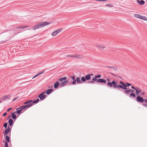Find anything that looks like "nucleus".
Instances as JSON below:
<instances>
[{
  "instance_id": "12",
  "label": "nucleus",
  "mask_w": 147,
  "mask_h": 147,
  "mask_svg": "<svg viewBox=\"0 0 147 147\" xmlns=\"http://www.w3.org/2000/svg\"><path fill=\"white\" fill-rule=\"evenodd\" d=\"M11 97L10 95H5L1 98V99L3 100H5L9 99Z\"/></svg>"
},
{
  "instance_id": "20",
  "label": "nucleus",
  "mask_w": 147,
  "mask_h": 147,
  "mask_svg": "<svg viewBox=\"0 0 147 147\" xmlns=\"http://www.w3.org/2000/svg\"><path fill=\"white\" fill-rule=\"evenodd\" d=\"M20 109L17 110L16 111V112L18 114H20L21 113L22 111V110H23V109H22V108H20H20L17 109Z\"/></svg>"
},
{
  "instance_id": "16",
  "label": "nucleus",
  "mask_w": 147,
  "mask_h": 147,
  "mask_svg": "<svg viewBox=\"0 0 147 147\" xmlns=\"http://www.w3.org/2000/svg\"><path fill=\"white\" fill-rule=\"evenodd\" d=\"M11 130L9 126H8L7 128L5 130L4 135H6V134H8Z\"/></svg>"
},
{
  "instance_id": "22",
  "label": "nucleus",
  "mask_w": 147,
  "mask_h": 147,
  "mask_svg": "<svg viewBox=\"0 0 147 147\" xmlns=\"http://www.w3.org/2000/svg\"><path fill=\"white\" fill-rule=\"evenodd\" d=\"M124 91V93L126 94H128L130 92V90H129L127 89V90H125Z\"/></svg>"
},
{
  "instance_id": "24",
  "label": "nucleus",
  "mask_w": 147,
  "mask_h": 147,
  "mask_svg": "<svg viewBox=\"0 0 147 147\" xmlns=\"http://www.w3.org/2000/svg\"><path fill=\"white\" fill-rule=\"evenodd\" d=\"M5 140L7 142H9L10 141V138L7 135L5 136Z\"/></svg>"
},
{
  "instance_id": "10",
  "label": "nucleus",
  "mask_w": 147,
  "mask_h": 147,
  "mask_svg": "<svg viewBox=\"0 0 147 147\" xmlns=\"http://www.w3.org/2000/svg\"><path fill=\"white\" fill-rule=\"evenodd\" d=\"M95 46L98 49L100 50L104 49L106 47L105 46L102 45L98 44H96Z\"/></svg>"
},
{
  "instance_id": "27",
  "label": "nucleus",
  "mask_w": 147,
  "mask_h": 147,
  "mask_svg": "<svg viewBox=\"0 0 147 147\" xmlns=\"http://www.w3.org/2000/svg\"><path fill=\"white\" fill-rule=\"evenodd\" d=\"M92 80L93 81H96V82H97V80H98V79H97V77H96V76H95L94 77H93L92 78Z\"/></svg>"
},
{
  "instance_id": "42",
  "label": "nucleus",
  "mask_w": 147,
  "mask_h": 147,
  "mask_svg": "<svg viewBox=\"0 0 147 147\" xmlns=\"http://www.w3.org/2000/svg\"><path fill=\"white\" fill-rule=\"evenodd\" d=\"M7 114V113H5L3 115V116L4 117Z\"/></svg>"
},
{
  "instance_id": "21",
  "label": "nucleus",
  "mask_w": 147,
  "mask_h": 147,
  "mask_svg": "<svg viewBox=\"0 0 147 147\" xmlns=\"http://www.w3.org/2000/svg\"><path fill=\"white\" fill-rule=\"evenodd\" d=\"M85 78L86 80H90V79L91 77H90V76L88 74V75L86 76H85Z\"/></svg>"
},
{
  "instance_id": "18",
  "label": "nucleus",
  "mask_w": 147,
  "mask_h": 147,
  "mask_svg": "<svg viewBox=\"0 0 147 147\" xmlns=\"http://www.w3.org/2000/svg\"><path fill=\"white\" fill-rule=\"evenodd\" d=\"M137 2L138 3L141 5H144L145 3V2L143 0L139 1V0H138L137 1Z\"/></svg>"
},
{
  "instance_id": "31",
  "label": "nucleus",
  "mask_w": 147,
  "mask_h": 147,
  "mask_svg": "<svg viewBox=\"0 0 147 147\" xmlns=\"http://www.w3.org/2000/svg\"><path fill=\"white\" fill-rule=\"evenodd\" d=\"M108 67H110L111 68H113V69H115L116 70H117V67H113V66H112V67H109V66H108Z\"/></svg>"
},
{
  "instance_id": "5",
  "label": "nucleus",
  "mask_w": 147,
  "mask_h": 147,
  "mask_svg": "<svg viewBox=\"0 0 147 147\" xmlns=\"http://www.w3.org/2000/svg\"><path fill=\"white\" fill-rule=\"evenodd\" d=\"M134 17L136 18H140L144 20L147 21V18L145 16H142L139 14H135L134 15Z\"/></svg>"
},
{
  "instance_id": "50",
  "label": "nucleus",
  "mask_w": 147,
  "mask_h": 147,
  "mask_svg": "<svg viewBox=\"0 0 147 147\" xmlns=\"http://www.w3.org/2000/svg\"><path fill=\"white\" fill-rule=\"evenodd\" d=\"M1 101H0V103H1Z\"/></svg>"
},
{
  "instance_id": "4",
  "label": "nucleus",
  "mask_w": 147,
  "mask_h": 147,
  "mask_svg": "<svg viewBox=\"0 0 147 147\" xmlns=\"http://www.w3.org/2000/svg\"><path fill=\"white\" fill-rule=\"evenodd\" d=\"M49 23L47 22H41L32 27V29L35 30L36 29L40 28L42 27L48 25L49 24Z\"/></svg>"
},
{
  "instance_id": "37",
  "label": "nucleus",
  "mask_w": 147,
  "mask_h": 147,
  "mask_svg": "<svg viewBox=\"0 0 147 147\" xmlns=\"http://www.w3.org/2000/svg\"><path fill=\"white\" fill-rule=\"evenodd\" d=\"M70 78H72V79L73 80H75V77H74V76H70Z\"/></svg>"
},
{
  "instance_id": "49",
  "label": "nucleus",
  "mask_w": 147,
  "mask_h": 147,
  "mask_svg": "<svg viewBox=\"0 0 147 147\" xmlns=\"http://www.w3.org/2000/svg\"><path fill=\"white\" fill-rule=\"evenodd\" d=\"M111 74L112 75H113V76H115V75L114 74H113V73H111Z\"/></svg>"
},
{
  "instance_id": "14",
  "label": "nucleus",
  "mask_w": 147,
  "mask_h": 147,
  "mask_svg": "<svg viewBox=\"0 0 147 147\" xmlns=\"http://www.w3.org/2000/svg\"><path fill=\"white\" fill-rule=\"evenodd\" d=\"M97 82L99 83H105L106 81L105 80L103 79H98L97 80Z\"/></svg>"
},
{
  "instance_id": "19",
  "label": "nucleus",
  "mask_w": 147,
  "mask_h": 147,
  "mask_svg": "<svg viewBox=\"0 0 147 147\" xmlns=\"http://www.w3.org/2000/svg\"><path fill=\"white\" fill-rule=\"evenodd\" d=\"M28 102V105H30V107H31L33 104V102L32 100H30L28 101H27Z\"/></svg>"
},
{
  "instance_id": "15",
  "label": "nucleus",
  "mask_w": 147,
  "mask_h": 147,
  "mask_svg": "<svg viewBox=\"0 0 147 147\" xmlns=\"http://www.w3.org/2000/svg\"><path fill=\"white\" fill-rule=\"evenodd\" d=\"M30 107V105H26L24 106H21L20 107V108H22V109L24 110H26V109L27 108H29Z\"/></svg>"
},
{
  "instance_id": "11",
  "label": "nucleus",
  "mask_w": 147,
  "mask_h": 147,
  "mask_svg": "<svg viewBox=\"0 0 147 147\" xmlns=\"http://www.w3.org/2000/svg\"><path fill=\"white\" fill-rule=\"evenodd\" d=\"M129 90L130 92L131 93L130 94V97L131 98V97L135 98L136 97V94L134 93V90L131 89H130Z\"/></svg>"
},
{
  "instance_id": "39",
  "label": "nucleus",
  "mask_w": 147,
  "mask_h": 147,
  "mask_svg": "<svg viewBox=\"0 0 147 147\" xmlns=\"http://www.w3.org/2000/svg\"><path fill=\"white\" fill-rule=\"evenodd\" d=\"M39 76V75L38 74H37L35 76H34L32 78V79H34V78H35V77H37V76Z\"/></svg>"
},
{
  "instance_id": "38",
  "label": "nucleus",
  "mask_w": 147,
  "mask_h": 147,
  "mask_svg": "<svg viewBox=\"0 0 147 147\" xmlns=\"http://www.w3.org/2000/svg\"><path fill=\"white\" fill-rule=\"evenodd\" d=\"M44 72H45V71L43 70L42 71V72H41L38 73V74L39 75H40L43 74Z\"/></svg>"
},
{
  "instance_id": "3",
  "label": "nucleus",
  "mask_w": 147,
  "mask_h": 147,
  "mask_svg": "<svg viewBox=\"0 0 147 147\" xmlns=\"http://www.w3.org/2000/svg\"><path fill=\"white\" fill-rule=\"evenodd\" d=\"M131 88L136 90V95L137 96H138L136 98L137 101L140 102H143L144 101V99L142 97L139 96V94L142 92L141 89L138 88H136L133 86H131Z\"/></svg>"
},
{
  "instance_id": "1",
  "label": "nucleus",
  "mask_w": 147,
  "mask_h": 147,
  "mask_svg": "<svg viewBox=\"0 0 147 147\" xmlns=\"http://www.w3.org/2000/svg\"><path fill=\"white\" fill-rule=\"evenodd\" d=\"M119 82L122 85H118V82L115 81H113L112 82H109L107 83V84L108 86L111 88L113 87L114 88H122L124 90H127V85L123 82L120 81Z\"/></svg>"
},
{
  "instance_id": "32",
  "label": "nucleus",
  "mask_w": 147,
  "mask_h": 147,
  "mask_svg": "<svg viewBox=\"0 0 147 147\" xmlns=\"http://www.w3.org/2000/svg\"><path fill=\"white\" fill-rule=\"evenodd\" d=\"M8 142H5V147H8Z\"/></svg>"
},
{
  "instance_id": "41",
  "label": "nucleus",
  "mask_w": 147,
  "mask_h": 147,
  "mask_svg": "<svg viewBox=\"0 0 147 147\" xmlns=\"http://www.w3.org/2000/svg\"><path fill=\"white\" fill-rule=\"evenodd\" d=\"M12 109V108H11L8 109L7 110V111L9 112L10 110H11Z\"/></svg>"
},
{
  "instance_id": "2",
  "label": "nucleus",
  "mask_w": 147,
  "mask_h": 147,
  "mask_svg": "<svg viewBox=\"0 0 147 147\" xmlns=\"http://www.w3.org/2000/svg\"><path fill=\"white\" fill-rule=\"evenodd\" d=\"M67 79V78L66 76L59 78V80L62 82L60 84L59 81H57L54 85V88H57L59 84L61 87L64 86L68 82L67 80H66Z\"/></svg>"
},
{
  "instance_id": "36",
  "label": "nucleus",
  "mask_w": 147,
  "mask_h": 147,
  "mask_svg": "<svg viewBox=\"0 0 147 147\" xmlns=\"http://www.w3.org/2000/svg\"><path fill=\"white\" fill-rule=\"evenodd\" d=\"M88 83H90L92 84H94V82L93 81H89L88 82Z\"/></svg>"
},
{
  "instance_id": "45",
  "label": "nucleus",
  "mask_w": 147,
  "mask_h": 147,
  "mask_svg": "<svg viewBox=\"0 0 147 147\" xmlns=\"http://www.w3.org/2000/svg\"><path fill=\"white\" fill-rule=\"evenodd\" d=\"M88 75H89L90 76H92L93 75V74H88Z\"/></svg>"
},
{
  "instance_id": "13",
  "label": "nucleus",
  "mask_w": 147,
  "mask_h": 147,
  "mask_svg": "<svg viewBox=\"0 0 147 147\" xmlns=\"http://www.w3.org/2000/svg\"><path fill=\"white\" fill-rule=\"evenodd\" d=\"M83 57L82 55L74 54V58L76 59H81Z\"/></svg>"
},
{
  "instance_id": "33",
  "label": "nucleus",
  "mask_w": 147,
  "mask_h": 147,
  "mask_svg": "<svg viewBox=\"0 0 147 147\" xmlns=\"http://www.w3.org/2000/svg\"><path fill=\"white\" fill-rule=\"evenodd\" d=\"M7 123H5L4 124L3 126L5 127L6 128L7 127Z\"/></svg>"
},
{
  "instance_id": "47",
  "label": "nucleus",
  "mask_w": 147,
  "mask_h": 147,
  "mask_svg": "<svg viewBox=\"0 0 147 147\" xmlns=\"http://www.w3.org/2000/svg\"><path fill=\"white\" fill-rule=\"evenodd\" d=\"M144 101L146 103H147V99H145Z\"/></svg>"
},
{
  "instance_id": "25",
  "label": "nucleus",
  "mask_w": 147,
  "mask_h": 147,
  "mask_svg": "<svg viewBox=\"0 0 147 147\" xmlns=\"http://www.w3.org/2000/svg\"><path fill=\"white\" fill-rule=\"evenodd\" d=\"M14 112L13 113H12V114H11V115H12L11 117H12V118L13 119H16V115H15L14 114Z\"/></svg>"
},
{
  "instance_id": "17",
  "label": "nucleus",
  "mask_w": 147,
  "mask_h": 147,
  "mask_svg": "<svg viewBox=\"0 0 147 147\" xmlns=\"http://www.w3.org/2000/svg\"><path fill=\"white\" fill-rule=\"evenodd\" d=\"M53 91V89H49L47 90L45 92L47 94H49Z\"/></svg>"
},
{
  "instance_id": "43",
  "label": "nucleus",
  "mask_w": 147,
  "mask_h": 147,
  "mask_svg": "<svg viewBox=\"0 0 147 147\" xmlns=\"http://www.w3.org/2000/svg\"><path fill=\"white\" fill-rule=\"evenodd\" d=\"M24 104H27V105H28V102H27V101L26 102H24Z\"/></svg>"
},
{
  "instance_id": "29",
  "label": "nucleus",
  "mask_w": 147,
  "mask_h": 147,
  "mask_svg": "<svg viewBox=\"0 0 147 147\" xmlns=\"http://www.w3.org/2000/svg\"><path fill=\"white\" fill-rule=\"evenodd\" d=\"M67 57L74 58V54L73 55H69L66 56Z\"/></svg>"
},
{
  "instance_id": "23",
  "label": "nucleus",
  "mask_w": 147,
  "mask_h": 147,
  "mask_svg": "<svg viewBox=\"0 0 147 147\" xmlns=\"http://www.w3.org/2000/svg\"><path fill=\"white\" fill-rule=\"evenodd\" d=\"M13 120L12 119H9V125H11L13 123Z\"/></svg>"
},
{
  "instance_id": "9",
  "label": "nucleus",
  "mask_w": 147,
  "mask_h": 147,
  "mask_svg": "<svg viewBox=\"0 0 147 147\" xmlns=\"http://www.w3.org/2000/svg\"><path fill=\"white\" fill-rule=\"evenodd\" d=\"M28 26H18L15 28H14V30L15 31L17 32H18L19 30H18L19 29H21V28H24L28 27ZM19 32H18L17 33H19Z\"/></svg>"
},
{
  "instance_id": "46",
  "label": "nucleus",
  "mask_w": 147,
  "mask_h": 147,
  "mask_svg": "<svg viewBox=\"0 0 147 147\" xmlns=\"http://www.w3.org/2000/svg\"><path fill=\"white\" fill-rule=\"evenodd\" d=\"M145 94V93L144 92H142V94L143 95H144Z\"/></svg>"
},
{
  "instance_id": "8",
  "label": "nucleus",
  "mask_w": 147,
  "mask_h": 147,
  "mask_svg": "<svg viewBox=\"0 0 147 147\" xmlns=\"http://www.w3.org/2000/svg\"><path fill=\"white\" fill-rule=\"evenodd\" d=\"M45 92H43L40 93L38 96V97L41 100H44L46 97V96L45 94Z\"/></svg>"
},
{
  "instance_id": "40",
  "label": "nucleus",
  "mask_w": 147,
  "mask_h": 147,
  "mask_svg": "<svg viewBox=\"0 0 147 147\" xmlns=\"http://www.w3.org/2000/svg\"><path fill=\"white\" fill-rule=\"evenodd\" d=\"M143 105L144 107H147V104L145 103H143L142 104Z\"/></svg>"
},
{
  "instance_id": "6",
  "label": "nucleus",
  "mask_w": 147,
  "mask_h": 147,
  "mask_svg": "<svg viewBox=\"0 0 147 147\" xmlns=\"http://www.w3.org/2000/svg\"><path fill=\"white\" fill-rule=\"evenodd\" d=\"M63 29L61 28H60L58 29L55 30L52 33V36H56L58 34L61 32Z\"/></svg>"
},
{
  "instance_id": "48",
  "label": "nucleus",
  "mask_w": 147,
  "mask_h": 147,
  "mask_svg": "<svg viewBox=\"0 0 147 147\" xmlns=\"http://www.w3.org/2000/svg\"><path fill=\"white\" fill-rule=\"evenodd\" d=\"M107 81H110V79H107Z\"/></svg>"
},
{
  "instance_id": "44",
  "label": "nucleus",
  "mask_w": 147,
  "mask_h": 147,
  "mask_svg": "<svg viewBox=\"0 0 147 147\" xmlns=\"http://www.w3.org/2000/svg\"><path fill=\"white\" fill-rule=\"evenodd\" d=\"M17 98H18V97H17V98H14V99L13 100V101H15V100H16Z\"/></svg>"
},
{
  "instance_id": "30",
  "label": "nucleus",
  "mask_w": 147,
  "mask_h": 147,
  "mask_svg": "<svg viewBox=\"0 0 147 147\" xmlns=\"http://www.w3.org/2000/svg\"><path fill=\"white\" fill-rule=\"evenodd\" d=\"M105 6H106L110 7H113V5L111 4H107L105 5Z\"/></svg>"
},
{
  "instance_id": "28",
  "label": "nucleus",
  "mask_w": 147,
  "mask_h": 147,
  "mask_svg": "<svg viewBox=\"0 0 147 147\" xmlns=\"http://www.w3.org/2000/svg\"><path fill=\"white\" fill-rule=\"evenodd\" d=\"M81 81L82 82H85L86 80L85 77L84 78V77H82L81 79Z\"/></svg>"
},
{
  "instance_id": "26",
  "label": "nucleus",
  "mask_w": 147,
  "mask_h": 147,
  "mask_svg": "<svg viewBox=\"0 0 147 147\" xmlns=\"http://www.w3.org/2000/svg\"><path fill=\"white\" fill-rule=\"evenodd\" d=\"M39 99L37 98V99H35L34 100L33 102V103H37V102H38L39 101Z\"/></svg>"
},
{
  "instance_id": "34",
  "label": "nucleus",
  "mask_w": 147,
  "mask_h": 147,
  "mask_svg": "<svg viewBox=\"0 0 147 147\" xmlns=\"http://www.w3.org/2000/svg\"><path fill=\"white\" fill-rule=\"evenodd\" d=\"M101 75L100 74L96 76V77H97V78H101Z\"/></svg>"
},
{
  "instance_id": "35",
  "label": "nucleus",
  "mask_w": 147,
  "mask_h": 147,
  "mask_svg": "<svg viewBox=\"0 0 147 147\" xmlns=\"http://www.w3.org/2000/svg\"><path fill=\"white\" fill-rule=\"evenodd\" d=\"M126 85H127V86H131V84H130L129 83H128L126 82Z\"/></svg>"
},
{
  "instance_id": "7",
  "label": "nucleus",
  "mask_w": 147,
  "mask_h": 147,
  "mask_svg": "<svg viewBox=\"0 0 147 147\" xmlns=\"http://www.w3.org/2000/svg\"><path fill=\"white\" fill-rule=\"evenodd\" d=\"M76 82L77 84H81L82 82L80 80V77H77L75 80H74L72 82V84L73 85H75L76 84Z\"/></svg>"
}]
</instances>
